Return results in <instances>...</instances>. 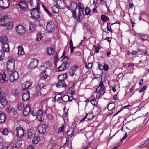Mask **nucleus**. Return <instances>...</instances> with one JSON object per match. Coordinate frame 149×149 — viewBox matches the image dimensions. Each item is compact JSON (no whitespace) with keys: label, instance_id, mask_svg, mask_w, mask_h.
<instances>
[{"label":"nucleus","instance_id":"nucleus-1","mask_svg":"<svg viewBox=\"0 0 149 149\" xmlns=\"http://www.w3.org/2000/svg\"><path fill=\"white\" fill-rule=\"evenodd\" d=\"M15 61V58L11 57H9L7 63V69L8 71L11 72L14 70Z\"/></svg>","mask_w":149,"mask_h":149},{"label":"nucleus","instance_id":"nucleus-2","mask_svg":"<svg viewBox=\"0 0 149 149\" xmlns=\"http://www.w3.org/2000/svg\"><path fill=\"white\" fill-rule=\"evenodd\" d=\"M36 7L32 9L31 11V17L32 18L35 19H38L39 17V4L36 2Z\"/></svg>","mask_w":149,"mask_h":149},{"label":"nucleus","instance_id":"nucleus-3","mask_svg":"<svg viewBox=\"0 0 149 149\" xmlns=\"http://www.w3.org/2000/svg\"><path fill=\"white\" fill-rule=\"evenodd\" d=\"M56 27L54 23L52 22H49L47 23L46 30L49 32H53L55 30Z\"/></svg>","mask_w":149,"mask_h":149},{"label":"nucleus","instance_id":"nucleus-4","mask_svg":"<svg viewBox=\"0 0 149 149\" xmlns=\"http://www.w3.org/2000/svg\"><path fill=\"white\" fill-rule=\"evenodd\" d=\"M8 22L9 18L8 16H3L0 18V26H6Z\"/></svg>","mask_w":149,"mask_h":149},{"label":"nucleus","instance_id":"nucleus-5","mask_svg":"<svg viewBox=\"0 0 149 149\" xmlns=\"http://www.w3.org/2000/svg\"><path fill=\"white\" fill-rule=\"evenodd\" d=\"M16 135L19 138L23 137L24 134V129L20 127H18L15 129Z\"/></svg>","mask_w":149,"mask_h":149},{"label":"nucleus","instance_id":"nucleus-6","mask_svg":"<svg viewBox=\"0 0 149 149\" xmlns=\"http://www.w3.org/2000/svg\"><path fill=\"white\" fill-rule=\"evenodd\" d=\"M10 3L9 0H0V8L5 9L9 6Z\"/></svg>","mask_w":149,"mask_h":149},{"label":"nucleus","instance_id":"nucleus-7","mask_svg":"<svg viewBox=\"0 0 149 149\" xmlns=\"http://www.w3.org/2000/svg\"><path fill=\"white\" fill-rule=\"evenodd\" d=\"M38 61L35 59H31L29 64L28 65L29 68L32 69L36 68L38 65Z\"/></svg>","mask_w":149,"mask_h":149},{"label":"nucleus","instance_id":"nucleus-8","mask_svg":"<svg viewBox=\"0 0 149 149\" xmlns=\"http://www.w3.org/2000/svg\"><path fill=\"white\" fill-rule=\"evenodd\" d=\"M19 78V75L18 72L14 71L12 72L10 77V82H13L17 80Z\"/></svg>","mask_w":149,"mask_h":149},{"label":"nucleus","instance_id":"nucleus-9","mask_svg":"<svg viewBox=\"0 0 149 149\" xmlns=\"http://www.w3.org/2000/svg\"><path fill=\"white\" fill-rule=\"evenodd\" d=\"M16 31L17 33L19 35H22L25 33L26 30L21 25H19L16 28Z\"/></svg>","mask_w":149,"mask_h":149},{"label":"nucleus","instance_id":"nucleus-10","mask_svg":"<svg viewBox=\"0 0 149 149\" xmlns=\"http://www.w3.org/2000/svg\"><path fill=\"white\" fill-rule=\"evenodd\" d=\"M47 126L45 124L39 125L38 127V131L40 134H44L46 132Z\"/></svg>","mask_w":149,"mask_h":149},{"label":"nucleus","instance_id":"nucleus-11","mask_svg":"<svg viewBox=\"0 0 149 149\" xmlns=\"http://www.w3.org/2000/svg\"><path fill=\"white\" fill-rule=\"evenodd\" d=\"M69 66V63L68 62L63 63L59 67L58 71H62L66 70Z\"/></svg>","mask_w":149,"mask_h":149},{"label":"nucleus","instance_id":"nucleus-12","mask_svg":"<svg viewBox=\"0 0 149 149\" xmlns=\"http://www.w3.org/2000/svg\"><path fill=\"white\" fill-rule=\"evenodd\" d=\"M19 6L22 10H25L28 8V5L25 1H22L19 2Z\"/></svg>","mask_w":149,"mask_h":149},{"label":"nucleus","instance_id":"nucleus-13","mask_svg":"<svg viewBox=\"0 0 149 149\" xmlns=\"http://www.w3.org/2000/svg\"><path fill=\"white\" fill-rule=\"evenodd\" d=\"M31 86V84L30 81L25 82L22 85V89L23 90L28 89Z\"/></svg>","mask_w":149,"mask_h":149},{"label":"nucleus","instance_id":"nucleus-14","mask_svg":"<svg viewBox=\"0 0 149 149\" xmlns=\"http://www.w3.org/2000/svg\"><path fill=\"white\" fill-rule=\"evenodd\" d=\"M30 107L29 105H27L23 110V114L24 116H27L30 114Z\"/></svg>","mask_w":149,"mask_h":149},{"label":"nucleus","instance_id":"nucleus-15","mask_svg":"<svg viewBox=\"0 0 149 149\" xmlns=\"http://www.w3.org/2000/svg\"><path fill=\"white\" fill-rule=\"evenodd\" d=\"M1 48L3 52H8L10 50V48L8 43H5L2 44Z\"/></svg>","mask_w":149,"mask_h":149},{"label":"nucleus","instance_id":"nucleus-16","mask_svg":"<svg viewBox=\"0 0 149 149\" xmlns=\"http://www.w3.org/2000/svg\"><path fill=\"white\" fill-rule=\"evenodd\" d=\"M58 81L59 82L56 84V86L57 87H65L66 86L65 82L62 79H58Z\"/></svg>","mask_w":149,"mask_h":149},{"label":"nucleus","instance_id":"nucleus-17","mask_svg":"<svg viewBox=\"0 0 149 149\" xmlns=\"http://www.w3.org/2000/svg\"><path fill=\"white\" fill-rule=\"evenodd\" d=\"M22 141L20 140H15L13 142V146L16 148L20 147L22 144Z\"/></svg>","mask_w":149,"mask_h":149},{"label":"nucleus","instance_id":"nucleus-18","mask_svg":"<svg viewBox=\"0 0 149 149\" xmlns=\"http://www.w3.org/2000/svg\"><path fill=\"white\" fill-rule=\"evenodd\" d=\"M30 98L29 93L27 91H25L23 93L22 95V99L24 101L28 100Z\"/></svg>","mask_w":149,"mask_h":149},{"label":"nucleus","instance_id":"nucleus-19","mask_svg":"<svg viewBox=\"0 0 149 149\" xmlns=\"http://www.w3.org/2000/svg\"><path fill=\"white\" fill-rule=\"evenodd\" d=\"M6 81V75L3 71H2L0 74V81L3 83Z\"/></svg>","mask_w":149,"mask_h":149},{"label":"nucleus","instance_id":"nucleus-20","mask_svg":"<svg viewBox=\"0 0 149 149\" xmlns=\"http://www.w3.org/2000/svg\"><path fill=\"white\" fill-rule=\"evenodd\" d=\"M18 55L19 56H22L25 54L24 49L22 47V45L19 46L18 47Z\"/></svg>","mask_w":149,"mask_h":149},{"label":"nucleus","instance_id":"nucleus-21","mask_svg":"<svg viewBox=\"0 0 149 149\" xmlns=\"http://www.w3.org/2000/svg\"><path fill=\"white\" fill-rule=\"evenodd\" d=\"M77 68V67L76 65L73 66L71 68L69 72L70 75L71 76H73L74 75Z\"/></svg>","mask_w":149,"mask_h":149},{"label":"nucleus","instance_id":"nucleus-22","mask_svg":"<svg viewBox=\"0 0 149 149\" xmlns=\"http://www.w3.org/2000/svg\"><path fill=\"white\" fill-rule=\"evenodd\" d=\"M35 131L33 130H30L27 133L28 137L30 139L32 138L35 136Z\"/></svg>","mask_w":149,"mask_h":149},{"label":"nucleus","instance_id":"nucleus-23","mask_svg":"<svg viewBox=\"0 0 149 149\" xmlns=\"http://www.w3.org/2000/svg\"><path fill=\"white\" fill-rule=\"evenodd\" d=\"M56 5L59 7L60 8H63L65 6V4L64 2L61 0H58L57 1Z\"/></svg>","mask_w":149,"mask_h":149},{"label":"nucleus","instance_id":"nucleus-24","mask_svg":"<svg viewBox=\"0 0 149 149\" xmlns=\"http://www.w3.org/2000/svg\"><path fill=\"white\" fill-rule=\"evenodd\" d=\"M43 116V113L41 110H39L38 112V114L37 116V118L38 120L41 121Z\"/></svg>","mask_w":149,"mask_h":149},{"label":"nucleus","instance_id":"nucleus-25","mask_svg":"<svg viewBox=\"0 0 149 149\" xmlns=\"http://www.w3.org/2000/svg\"><path fill=\"white\" fill-rule=\"evenodd\" d=\"M6 116L3 112H0V123H3L5 122Z\"/></svg>","mask_w":149,"mask_h":149},{"label":"nucleus","instance_id":"nucleus-26","mask_svg":"<svg viewBox=\"0 0 149 149\" xmlns=\"http://www.w3.org/2000/svg\"><path fill=\"white\" fill-rule=\"evenodd\" d=\"M47 51L49 55H52L55 53L54 49L51 47L47 48Z\"/></svg>","mask_w":149,"mask_h":149},{"label":"nucleus","instance_id":"nucleus-27","mask_svg":"<svg viewBox=\"0 0 149 149\" xmlns=\"http://www.w3.org/2000/svg\"><path fill=\"white\" fill-rule=\"evenodd\" d=\"M0 41L2 44L6 43L8 41V39L6 36L2 35L0 37Z\"/></svg>","mask_w":149,"mask_h":149},{"label":"nucleus","instance_id":"nucleus-28","mask_svg":"<svg viewBox=\"0 0 149 149\" xmlns=\"http://www.w3.org/2000/svg\"><path fill=\"white\" fill-rule=\"evenodd\" d=\"M96 91L97 92L100 93L102 95H103L105 91V89L104 87H101L98 89L97 87Z\"/></svg>","mask_w":149,"mask_h":149},{"label":"nucleus","instance_id":"nucleus-29","mask_svg":"<svg viewBox=\"0 0 149 149\" xmlns=\"http://www.w3.org/2000/svg\"><path fill=\"white\" fill-rule=\"evenodd\" d=\"M73 129L72 128H69L68 129L67 132V134L68 136H72L74 134Z\"/></svg>","mask_w":149,"mask_h":149},{"label":"nucleus","instance_id":"nucleus-30","mask_svg":"<svg viewBox=\"0 0 149 149\" xmlns=\"http://www.w3.org/2000/svg\"><path fill=\"white\" fill-rule=\"evenodd\" d=\"M0 102L3 106L6 104L7 103V101L6 97H4L1 98L0 99Z\"/></svg>","mask_w":149,"mask_h":149},{"label":"nucleus","instance_id":"nucleus-31","mask_svg":"<svg viewBox=\"0 0 149 149\" xmlns=\"http://www.w3.org/2000/svg\"><path fill=\"white\" fill-rule=\"evenodd\" d=\"M90 102L93 105H95L97 103L96 100L94 99V96H92L90 97Z\"/></svg>","mask_w":149,"mask_h":149},{"label":"nucleus","instance_id":"nucleus-32","mask_svg":"<svg viewBox=\"0 0 149 149\" xmlns=\"http://www.w3.org/2000/svg\"><path fill=\"white\" fill-rule=\"evenodd\" d=\"M115 106V103H109L108 104L107 108L109 111H111L114 107Z\"/></svg>","mask_w":149,"mask_h":149},{"label":"nucleus","instance_id":"nucleus-33","mask_svg":"<svg viewBox=\"0 0 149 149\" xmlns=\"http://www.w3.org/2000/svg\"><path fill=\"white\" fill-rule=\"evenodd\" d=\"M45 86V84L43 83H39L38 86L36 87V90L39 91L42 88Z\"/></svg>","mask_w":149,"mask_h":149},{"label":"nucleus","instance_id":"nucleus-34","mask_svg":"<svg viewBox=\"0 0 149 149\" xmlns=\"http://www.w3.org/2000/svg\"><path fill=\"white\" fill-rule=\"evenodd\" d=\"M11 94L12 95H14V96H17L19 94V92L18 89H13L11 91Z\"/></svg>","mask_w":149,"mask_h":149},{"label":"nucleus","instance_id":"nucleus-35","mask_svg":"<svg viewBox=\"0 0 149 149\" xmlns=\"http://www.w3.org/2000/svg\"><path fill=\"white\" fill-rule=\"evenodd\" d=\"M43 38L42 35L40 33H38L37 34V37L36 38V40L37 41H39L41 40Z\"/></svg>","mask_w":149,"mask_h":149},{"label":"nucleus","instance_id":"nucleus-36","mask_svg":"<svg viewBox=\"0 0 149 149\" xmlns=\"http://www.w3.org/2000/svg\"><path fill=\"white\" fill-rule=\"evenodd\" d=\"M40 140V137H35L33 138L32 142L35 144H37Z\"/></svg>","mask_w":149,"mask_h":149},{"label":"nucleus","instance_id":"nucleus-37","mask_svg":"<svg viewBox=\"0 0 149 149\" xmlns=\"http://www.w3.org/2000/svg\"><path fill=\"white\" fill-rule=\"evenodd\" d=\"M24 107V104L22 103H18L17 105V109L18 110V111L22 110Z\"/></svg>","mask_w":149,"mask_h":149},{"label":"nucleus","instance_id":"nucleus-38","mask_svg":"<svg viewBox=\"0 0 149 149\" xmlns=\"http://www.w3.org/2000/svg\"><path fill=\"white\" fill-rule=\"evenodd\" d=\"M52 10L54 13H58L59 11L58 9L55 5H54L52 8Z\"/></svg>","mask_w":149,"mask_h":149},{"label":"nucleus","instance_id":"nucleus-39","mask_svg":"<svg viewBox=\"0 0 149 149\" xmlns=\"http://www.w3.org/2000/svg\"><path fill=\"white\" fill-rule=\"evenodd\" d=\"M29 29L31 31H33L35 29V26L34 24L31 22H29Z\"/></svg>","mask_w":149,"mask_h":149},{"label":"nucleus","instance_id":"nucleus-40","mask_svg":"<svg viewBox=\"0 0 149 149\" xmlns=\"http://www.w3.org/2000/svg\"><path fill=\"white\" fill-rule=\"evenodd\" d=\"M45 72V70H44L40 74L41 78L42 79H45L47 77V75L46 74Z\"/></svg>","mask_w":149,"mask_h":149},{"label":"nucleus","instance_id":"nucleus-41","mask_svg":"<svg viewBox=\"0 0 149 149\" xmlns=\"http://www.w3.org/2000/svg\"><path fill=\"white\" fill-rule=\"evenodd\" d=\"M71 7L72 10H76L77 8V6L76 3L75 2H72L71 4Z\"/></svg>","mask_w":149,"mask_h":149},{"label":"nucleus","instance_id":"nucleus-42","mask_svg":"<svg viewBox=\"0 0 149 149\" xmlns=\"http://www.w3.org/2000/svg\"><path fill=\"white\" fill-rule=\"evenodd\" d=\"M67 74H63L61 75L58 77V79H62V80L64 81V80L66 78Z\"/></svg>","mask_w":149,"mask_h":149},{"label":"nucleus","instance_id":"nucleus-43","mask_svg":"<svg viewBox=\"0 0 149 149\" xmlns=\"http://www.w3.org/2000/svg\"><path fill=\"white\" fill-rule=\"evenodd\" d=\"M101 19L102 21H108L109 19V17L104 15H102L101 16Z\"/></svg>","mask_w":149,"mask_h":149},{"label":"nucleus","instance_id":"nucleus-44","mask_svg":"<svg viewBox=\"0 0 149 149\" xmlns=\"http://www.w3.org/2000/svg\"><path fill=\"white\" fill-rule=\"evenodd\" d=\"M116 23H114L112 24H110V23H108L107 24V30L108 31H109L110 32H112V30L111 29V25H113V24H115Z\"/></svg>","mask_w":149,"mask_h":149},{"label":"nucleus","instance_id":"nucleus-45","mask_svg":"<svg viewBox=\"0 0 149 149\" xmlns=\"http://www.w3.org/2000/svg\"><path fill=\"white\" fill-rule=\"evenodd\" d=\"M69 96L67 95H65L62 97V100L64 102H67L68 100L69 99L68 98Z\"/></svg>","mask_w":149,"mask_h":149},{"label":"nucleus","instance_id":"nucleus-46","mask_svg":"<svg viewBox=\"0 0 149 149\" xmlns=\"http://www.w3.org/2000/svg\"><path fill=\"white\" fill-rule=\"evenodd\" d=\"M90 9L88 7H86L85 9V14L87 15H88L89 14L90 12Z\"/></svg>","mask_w":149,"mask_h":149},{"label":"nucleus","instance_id":"nucleus-47","mask_svg":"<svg viewBox=\"0 0 149 149\" xmlns=\"http://www.w3.org/2000/svg\"><path fill=\"white\" fill-rule=\"evenodd\" d=\"M94 117V116L92 113H89L88 114V116L87 117V118L88 120H90L92 119Z\"/></svg>","mask_w":149,"mask_h":149},{"label":"nucleus","instance_id":"nucleus-48","mask_svg":"<svg viewBox=\"0 0 149 149\" xmlns=\"http://www.w3.org/2000/svg\"><path fill=\"white\" fill-rule=\"evenodd\" d=\"M78 7V9H84V5L82 3H78L77 7Z\"/></svg>","mask_w":149,"mask_h":149},{"label":"nucleus","instance_id":"nucleus-49","mask_svg":"<svg viewBox=\"0 0 149 149\" xmlns=\"http://www.w3.org/2000/svg\"><path fill=\"white\" fill-rule=\"evenodd\" d=\"M4 57V53L3 51H0V60H2Z\"/></svg>","mask_w":149,"mask_h":149},{"label":"nucleus","instance_id":"nucleus-50","mask_svg":"<svg viewBox=\"0 0 149 149\" xmlns=\"http://www.w3.org/2000/svg\"><path fill=\"white\" fill-rule=\"evenodd\" d=\"M8 133V129L7 128H4L2 131V134L4 135H7Z\"/></svg>","mask_w":149,"mask_h":149},{"label":"nucleus","instance_id":"nucleus-51","mask_svg":"<svg viewBox=\"0 0 149 149\" xmlns=\"http://www.w3.org/2000/svg\"><path fill=\"white\" fill-rule=\"evenodd\" d=\"M13 24L12 23H10L7 26V29H11L13 28Z\"/></svg>","mask_w":149,"mask_h":149},{"label":"nucleus","instance_id":"nucleus-52","mask_svg":"<svg viewBox=\"0 0 149 149\" xmlns=\"http://www.w3.org/2000/svg\"><path fill=\"white\" fill-rule=\"evenodd\" d=\"M44 9L45 11L48 14L49 16H51L52 14L51 13L48 11V9L44 6Z\"/></svg>","mask_w":149,"mask_h":149},{"label":"nucleus","instance_id":"nucleus-53","mask_svg":"<svg viewBox=\"0 0 149 149\" xmlns=\"http://www.w3.org/2000/svg\"><path fill=\"white\" fill-rule=\"evenodd\" d=\"M61 97L62 96L61 95V94H57L56 95L54 98H55V99L57 100H58L61 98H62Z\"/></svg>","mask_w":149,"mask_h":149},{"label":"nucleus","instance_id":"nucleus-54","mask_svg":"<svg viewBox=\"0 0 149 149\" xmlns=\"http://www.w3.org/2000/svg\"><path fill=\"white\" fill-rule=\"evenodd\" d=\"M64 126L62 125L61 127H59V130L58 131V133H60L63 132V131Z\"/></svg>","mask_w":149,"mask_h":149},{"label":"nucleus","instance_id":"nucleus-55","mask_svg":"<svg viewBox=\"0 0 149 149\" xmlns=\"http://www.w3.org/2000/svg\"><path fill=\"white\" fill-rule=\"evenodd\" d=\"M84 12H78V18L79 20L80 19V17L82 16V15H83Z\"/></svg>","mask_w":149,"mask_h":149},{"label":"nucleus","instance_id":"nucleus-56","mask_svg":"<svg viewBox=\"0 0 149 149\" xmlns=\"http://www.w3.org/2000/svg\"><path fill=\"white\" fill-rule=\"evenodd\" d=\"M97 87L98 89H99L100 88L104 87L103 83L102 81H100L99 86Z\"/></svg>","mask_w":149,"mask_h":149},{"label":"nucleus","instance_id":"nucleus-57","mask_svg":"<svg viewBox=\"0 0 149 149\" xmlns=\"http://www.w3.org/2000/svg\"><path fill=\"white\" fill-rule=\"evenodd\" d=\"M103 69L105 71H107L109 69V66L107 64H104L103 66Z\"/></svg>","mask_w":149,"mask_h":149},{"label":"nucleus","instance_id":"nucleus-58","mask_svg":"<svg viewBox=\"0 0 149 149\" xmlns=\"http://www.w3.org/2000/svg\"><path fill=\"white\" fill-rule=\"evenodd\" d=\"M44 66L46 67V68H48L50 67L51 64L49 63H45L44 65Z\"/></svg>","mask_w":149,"mask_h":149},{"label":"nucleus","instance_id":"nucleus-59","mask_svg":"<svg viewBox=\"0 0 149 149\" xmlns=\"http://www.w3.org/2000/svg\"><path fill=\"white\" fill-rule=\"evenodd\" d=\"M4 149H13V147L12 146L8 145L4 147L3 148Z\"/></svg>","mask_w":149,"mask_h":149},{"label":"nucleus","instance_id":"nucleus-60","mask_svg":"<svg viewBox=\"0 0 149 149\" xmlns=\"http://www.w3.org/2000/svg\"><path fill=\"white\" fill-rule=\"evenodd\" d=\"M92 63H89L88 65L86 66L87 68H91L92 66Z\"/></svg>","mask_w":149,"mask_h":149},{"label":"nucleus","instance_id":"nucleus-61","mask_svg":"<svg viewBox=\"0 0 149 149\" xmlns=\"http://www.w3.org/2000/svg\"><path fill=\"white\" fill-rule=\"evenodd\" d=\"M146 86H143L141 89L139 91V92H142L143 91L146 89Z\"/></svg>","mask_w":149,"mask_h":149},{"label":"nucleus","instance_id":"nucleus-62","mask_svg":"<svg viewBox=\"0 0 149 149\" xmlns=\"http://www.w3.org/2000/svg\"><path fill=\"white\" fill-rule=\"evenodd\" d=\"M74 54L76 56H79L81 55V52L80 51H77L75 52Z\"/></svg>","mask_w":149,"mask_h":149},{"label":"nucleus","instance_id":"nucleus-63","mask_svg":"<svg viewBox=\"0 0 149 149\" xmlns=\"http://www.w3.org/2000/svg\"><path fill=\"white\" fill-rule=\"evenodd\" d=\"M73 10V13H72V16L73 17H76L77 16L76 15V10Z\"/></svg>","mask_w":149,"mask_h":149},{"label":"nucleus","instance_id":"nucleus-64","mask_svg":"<svg viewBox=\"0 0 149 149\" xmlns=\"http://www.w3.org/2000/svg\"><path fill=\"white\" fill-rule=\"evenodd\" d=\"M141 39L142 40H145L147 39V37L146 36H143L141 37Z\"/></svg>","mask_w":149,"mask_h":149}]
</instances>
